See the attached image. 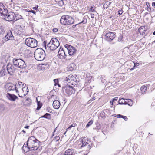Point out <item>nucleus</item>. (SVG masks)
I'll list each match as a JSON object with an SVG mask.
<instances>
[{"instance_id": "nucleus-21", "label": "nucleus", "mask_w": 155, "mask_h": 155, "mask_svg": "<svg viewBox=\"0 0 155 155\" xmlns=\"http://www.w3.org/2000/svg\"><path fill=\"white\" fill-rule=\"evenodd\" d=\"M74 79H76L75 78L74 76L73 77V75H68V77L66 78V79L65 80L68 83H70L71 81L72 80L74 81Z\"/></svg>"}, {"instance_id": "nucleus-7", "label": "nucleus", "mask_w": 155, "mask_h": 155, "mask_svg": "<svg viewBox=\"0 0 155 155\" xmlns=\"http://www.w3.org/2000/svg\"><path fill=\"white\" fill-rule=\"evenodd\" d=\"M14 39V37L12 35L11 31H8L6 34V35L2 39V42L4 43L9 40H13Z\"/></svg>"}, {"instance_id": "nucleus-46", "label": "nucleus", "mask_w": 155, "mask_h": 155, "mask_svg": "<svg viewBox=\"0 0 155 155\" xmlns=\"http://www.w3.org/2000/svg\"><path fill=\"white\" fill-rule=\"evenodd\" d=\"M105 112L103 111L101 112L100 113V116L101 117H102V118H103V117H105Z\"/></svg>"}, {"instance_id": "nucleus-55", "label": "nucleus", "mask_w": 155, "mask_h": 155, "mask_svg": "<svg viewBox=\"0 0 155 155\" xmlns=\"http://www.w3.org/2000/svg\"><path fill=\"white\" fill-rule=\"evenodd\" d=\"M38 6L37 5L36 6H35V7H34L32 8V9H34V10H35L36 11H37V10L38 11Z\"/></svg>"}, {"instance_id": "nucleus-24", "label": "nucleus", "mask_w": 155, "mask_h": 155, "mask_svg": "<svg viewBox=\"0 0 155 155\" xmlns=\"http://www.w3.org/2000/svg\"><path fill=\"white\" fill-rule=\"evenodd\" d=\"M115 115L114 116L117 117V118H122L125 121L127 120L128 118L127 117L124 116H123L122 115L119 114H114Z\"/></svg>"}, {"instance_id": "nucleus-27", "label": "nucleus", "mask_w": 155, "mask_h": 155, "mask_svg": "<svg viewBox=\"0 0 155 155\" xmlns=\"http://www.w3.org/2000/svg\"><path fill=\"white\" fill-rule=\"evenodd\" d=\"M22 17L21 15H19L18 14H15V20H14V21H15L16 20L22 19Z\"/></svg>"}, {"instance_id": "nucleus-31", "label": "nucleus", "mask_w": 155, "mask_h": 155, "mask_svg": "<svg viewBox=\"0 0 155 155\" xmlns=\"http://www.w3.org/2000/svg\"><path fill=\"white\" fill-rule=\"evenodd\" d=\"M38 153L35 151H30V152L28 153L27 155H37Z\"/></svg>"}, {"instance_id": "nucleus-15", "label": "nucleus", "mask_w": 155, "mask_h": 155, "mask_svg": "<svg viewBox=\"0 0 155 155\" xmlns=\"http://www.w3.org/2000/svg\"><path fill=\"white\" fill-rule=\"evenodd\" d=\"M6 86L8 87L7 89V92H9L11 91H14L16 88V86L15 85L10 83L7 84Z\"/></svg>"}, {"instance_id": "nucleus-29", "label": "nucleus", "mask_w": 155, "mask_h": 155, "mask_svg": "<svg viewBox=\"0 0 155 155\" xmlns=\"http://www.w3.org/2000/svg\"><path fill=\"white\" fill-rule=\"evenodd\" d=\"M60 6H62L64 5L63 0H55Z\"/></svg>"}, {"instance_id": "nucleus-45", "label": "nucleus", "mask_w": 155, "mask_h": 155, "mask_svg": "<svg viewBox=\"0 0 155 155\" xmlns=\"http://www.w3.org/2000/svg\"><path fill=\"white\" fill-rule=\"evenodd\" d=\"M76 125V123H74L72 124L71 125L69 126V127L68 128V129H70L72 127H75Z\"/></svg>"}, {"instance_id": "nucleus-17", "label": "nucleus", "mask_w": 155, "mask_h": 155, "mask_svg": "<svg viewBox=\"0 0 155 155\" xmlns=\"http://www.w3.org/2000/svg\"><path fill=\"white\" fill-rule=\"evenodd\" d=\"M53 106L54 109H58L60 106V102L58 100L54 101L53 103Z\"/></svg>"}, {"instance_id": "nucleus-35", "label": "nucleus", "mask_w": 155, "mask_h": 155, "mask_svg": "<svg viewBox=\"0 0 155 155\" xmlns=\"http://www.w3.org/2000/svg\"><path fill=\"white\" fill-rule=\"evenodd\" d=\"M82 145L81 146H80V147L81 148L82 147L85 146L86 144H87L88 143L87 142H85V141L84 140H82L81 141Z\"/></svg>"}, {"instance_id": "nucleus-57", "label": "nucleus", "mask_w": 155, "mask_h": 155, "mask_svg": "<svg viewBox=\"0 0 155 155\" xmlns=\"http://www.w3.org/2000/svg\"><path fill=\"white\" fill-rule=\"evenodd\" d=\"M27 94V93L26 94H23V96H20L19 94H18V95L19 96L21 97H24L25 96L26 94Z\"/></svg>"}, {"instance_id": "nucleus-19", "label": "nucleus", "mask_w": 155, "mask_h": 155, "mask_svg": "<svg viewBox=\"0 0 155 155\" xmlns=\"http://www.w3.org/2000/svg\"><path fill=\"white\" fill-rule=\"evenodd\" d=\"M64 155H74V150L72 149H68L65 151Z\"/></svg>"}, {"instance_id": "nucleus-25", "label": "nucleus", "mask_w": 155, "mask_h": 155, "mask_svg": "<svg viewBox=\"0 0 155 155\" xmlns=\"http://www.w3.org/2000/svg\"><path fill=\"white\" fill-rule=\"evenodd\" d=\"M6 74V72L5 71V68L3 66L0 71V77H2L4 76Z\"/></svg>"}, {"instance_id": "nucleus-13", "label": "nucleus", "mask_w": 155, "mask_h": 155, "mask_svg": "<svg viewBox=\"0 0 155 155\" xmlns=\"http://www.w3.org/2000/svg\"><path fill=\"white\" fill-rule=\"evenodd\" d=\"M58 54L61 59L66 58L67 54L65 52V51L62 47H60L58 53Z\"/></svg>"}, {"instance_id": "nucleus-40", "label": "nucleus", "mask_w": 155, "mask_h": 155, "mask_svg": "<svg viewBox=\"0 0 155 155\" xmlns=\"http://www.w3.org/2000/svg\"><path fill=\"white\" fill-rule=\"evenodd\" d=\"M123 36L121 35H120L118 37V39L117 41L118 42H121L122 41Z\"/></svg>"}, {"instance_id": "nucleus-52", "label": "nucleus", "mask_w": 155, "mask_h": 155, "mask_svg": "<svg viewBox=\"0 0 155 155\" xmlns=\"http://www.w3.org/2000/svg\"><path fill=\"white\" fill-rule=\"evenodd\" d=\"M129 99H125V104L124 105L128 104V102H129V101L127 100H129Z\"/></svg>"}, {"instance_id": "nucleus-36", "label": "nucleus", "mask_w": 155, "mask_h": 155, "mask_svg": "<svg viewBox=\"0 0 155 155\" xmlns=\"http://www.w3.org/2000/svg\"><path fill=\"white\" fill-rule=\"evenodd\" d=\"M87 79L88 81V82H90L91 81L92 77L90 76L89 74L87 75H86Z\"/></svg>"}, {"instance_id": "nucleus-51", "label": "nucleus", "mask_w": 155, "mask_h": 155, "mask_svg": "<svg viewBox=\"0 0 155 155\" xmlns=\"http://www.w3.org/2000/svg\"><path fill=\"white\" fill-rule=\"evenodd\" d=\"M28 12H31V13H32L33 14H35L36 13V12L35 11L33 10H29L28 11Z\"/></svg>"}, {"instance_id": "nucleus-6", "label": "nucleus", "mask_w": 155, "mask_h": 155, "mask_svg": "<svg viewBox=\"0 0 155 155\" xmlns=\"http://www.w3.org/2000/svg\"><path fill=\"white\" fill-rule=\"evenodd\" d=\"M64 47L68 51V54L70 56L74 55L77 51L74 47L68 44H66Z\"/></svg>"}, {"instance_id": "nucleus-47", "label": "nucleus", "mask_w": 155, "mask_h": 155, "mask_svg": "<svg viewBox=\"0 0 155 155\" xmlns=\"http://www.w3.org/2000/svg\"><path fill=\"white\" fill-rule=\"evenodd\" d=\"M103 111L105 112V113H107L108 115H110V114L111 113L108 109L104 110H103Z\"/></svg>"}, {"instance_id": "nucleus-2", "label": "nucleus", "mask_w": 155, "mask_h": 155, "mask_svg": "<svg viewBox=\"0 0 155 155\" xmlns=\"http://www.w3.org/2000/svg\"><path fill=\"white\" fill-rule=\"evenodd\" d=\"M45 56V51L42 48H38L35 50L34 53L35 59L38 61L43 60Z\"/></svg>"}, {"instance_id": "nucleus-39", "label": "nucleus", "mask_w": 155, "mask_h": 155, "mask_svg": "<svg viewBox=\"0 0 155 155\" xmlns=\"http://www.w3.org/2000/svg\"><path fill=\"white\" fill-rule=\"evenodd\" d=\"M128 100L129 101L128 102V105L130 106H132L133 104V101L131 99L128 100Z\"/></svg>"}, {"instance_id": "nucleus-44", "label": "nucleus", "mask_w": 155, "mask_h": 155, "mask_svg": "<svg viewBox=\"0 0 155 155\" xmlns=\"http://www.w3.org/2000/svg\"><path fill=\"white\" fill-rule=\"evenodd\" d=\"M4 109V106L3 104H0V111L3 110Z\"/></svg>"}, {"instance_id": "nucleus-56", "label": "nucleus", "mask_w": 155, "mask_h": 155, "mask_svg": "<svg viewBox=\"0 0 155 155\" xmlns=\"http://www.w3.org/2000/svg\"><path fill=\"white\" fill-rule=\"evenodd\" d=\"M84 20H83L81 22V23H84V24H85L87 22V19H84Z\"/></svg>"}, {"instance_id": "nucleus-38", "label": "nucleus", "mask_w": 155, "mask_h": 155, "mask_svg": "<svg viewBox=\"0 0 155 155\" xmlns=\"http://www.w3.org/2000/svg\"><path fill=\"white\" fill-rule=\"evenodd\" d=\"M93 121L92 120H90V121L87 123L86 126V127L87 128L89 126H91L93 123Z\"/></svg>"}, {"instance_id": "nucleus-33", "label": "nucleus", "mask_w": 155, "mask_h": 155, "mask_svg": "<svg viewBox=\"0 0 155 155\" xmlns=\"http://www.w3.org/2000/svg\"><path fill=\"white\" fill-rule=\"evenodd\" d=\"M24 85V84H23L22 82H18V83L17 84H16L15 85V86H16L17 87L19 86V87H20L21 86L23 87Z\"/></svg>"}, {"instance_id": "nucleus-20", "label": "nucleus", "mask_w": 155, "mask_h": 155, "mask_svg": "<svg viewBox=\"0 0 155 155\" xmlns=\"http://www.w3.org/2000/svg\"><path fill=\"white\" fill-rule=\"evenodd\" d=\"M138 31L140 33L143 35L145 33L146 30L145 27L144 26H142L139 28Z\"/></svg>"}, {"instance_id": "nucleus-14", "label": "nucleus", "mask_w": 155, "mask_h": 155, "mask_svg": "<svg viewBox=\"0 0 155 155\" xmlns=\"http://www.w3.org/2000/svg\"><path fill=\"white\" fill-rule=\"evenodd\" d=\"M6 97L9 100L13 101H15L16 100L18 99L16 95L9 93L7 94Z\"/></svg>"}, {"instance_id": "nucleus-18", "label": "nucleus", "mask_w": 155, "mask_h": 155, "mask_svg": "<svg viewBox=\"0 0 155 155\" xmlns=\"http://www.w3.org/2000/svg\"><path fill=\"white\" fill-rule=\"evenodd\" d=\"M49 43L51 44L55 45L57 46H59L60 43L58 40L56 38H53L51 39Z\"/></svg>"}, {"instance_id": "nucleus-10", "label": "nucleus", "mask_w": 155, "mask_h": 155, "mask_svg": "<svg viewBox=\"0 0 155 155\" xmlns=\"http://www.w3.org/2000/svg\"><path fill=\"white\" fill-rule=\"evenodd\" d=\"M62 88L64 89V91L65 90V92L69 95L74 94V88L72 86L67 85L63 87Z\"/></svg>"}, {"instance_id": "nucleus-62", "label": "nucleus", "mask_w": 155, "mask_h": 155, "mask_svg": "<svg viewBox=\"0 0 155 155\" xmlns=\"http://www.w3.org/2000/svg\"><path fill=\"white\" fill-rule=\"evenodd\" d=\"M15 91L17 93H19V91L18 90V88H17V87H16V88L15 89Z\"/></svg>"}, {"instance_id": "nucleus-30", "label": "nucleus", "mask_w": 155, "mask_h": 155, "mask_svg": "<svg viewBox=\"0 0 155 155\" xmlns=\"http://www.w3.org/2000/svg\"><path fill=\"white\" fill-rule=\"evenodd\" d=\"M96 7H95L94 5H92L91 6V8H90L89 10L93 12H96V11L95 10V8Z\"/></svg>"}, {"instance_id": "nucleus-16", "label": "nucleus", "mask_w": 155, "mask_h": 155, "mask_svg": "<svg viewBox=\"0 0 155 155\" xmlns=\"http://www.w3.org/2000/svg\"><path fill=\"white\" fill-rule=\"evenodd\" d=\"M58 47V46H57L55 45L51 44L50 43H49L47 44L48 50H50L51 51H53L55 50Z\"/></svg>"}, {"instance_id": "nucleus-42", "label": "nucleus", "mask_w": 155, "mask_h": 155, "mask_svg": "<svg viewBox=\"0 0 155 155\" xmlns=\"http://www.w3.org/2000/svg\"><path fill=\"white\" fill-rule=\"evenodd\" d=\"M4 28L2 26H0V34L3 33L4 32Z\"/></svg>"}, {"instance_id": "nucleus-5", "label": "nucleus", "mask_w": 155, "mask_h": 155, "mask_svg": "<svg viewBox=\"0 0 155 155\" xmlns=\"http://www.w3.org/2000/svg\"><path fill=\"white\" fill-rule=\"evenodd\" d=\"M25 43L27 46L31 48H34L37 46V41L33 38H26Z\"/></svg>"}, {"instance_id": "nucleus-49", "label": "nucleus", "mask_w": 155, "mask_h": 155, "mask_svg": "<svg viewBox=\"0 0 155 155\" xmlns=\"http://www.w3.org/2000/svg\"><path fill=\"white\" fill-rule=\"evenodd\" d=\"M58 29L57 28H54L52 29L54 33H56L58 31Z\"/></svg>"}, {"instance_id": "nucleus-32", "label": "nucleus", "mask_w": 155, "mask_h": 155, "mask_svg": "<svg viewBox=\"0 0 155 155\" xmlns=\"http://www.w3.org/2000/svg\"><path fill=\"white\" fill-rule=\"evenodd\" d=\"M125 99L121 98L118 101V103L120 104H125Z\"/></svg>"}, {"instance_id": "nucleus-28", "label": "nucleus", "mask_w": 155, "mask_h": 155, "mask_svg": "<svg viewBox=\"0 0 155 155\" xmlns=\"http://www.w3.org/2000/svg\"><path fill=\"white\" fill-rule=\"evenodd\" d=\"M140 89L142 94H144L147 90V87L143 85L141 87Z\"/></svg>"}, {"instance_id": "nucleus-48", "label": "nucleus", "mask_w": 155, "mask_h": 155, "mask_svg": "<svg viewBox=\"0 0 155 155\" xmlns=\"http://www.w3.org/2000/svg\"><path fill=\"white\" fill-rule=\"evenodd\" d=\"M46 44V41H44L43 42V45L44 46L45 48L46 49L48 50L47 45Z\"/></svg>"}, {"instance_id": "nucleus-9", "label": "nucleus", "mask_w": 155, "mask_h": 155, "mask_svg": "<svg viewBox=\"0 0 155 155\" xmlns=\"http://www.w3.org/2000/svg\"><path fill=\"white\" fill-rule=\"evenodd\" d=\"M14 67L13 64L12 65L10 63H8L7 65V70L8 74L10 75H13L14 72L16 69Z\"/></svg>"}, {"instance_id": "nucleus-53", "label": "nucleus", "mask_w": 155, "mask_h": 155, "mask_svg": "<svg viewBox=\"0 0 155 155\" xmlns=\"http://www.w3.org/2000/svg\"><path fill=\"white\" fill-rule=\"evenodd\" d=\"M74 64L72 63L71 64V67H70L69 68H70V71H72L73 69H74V68H72V65H73L74 66Z\"/></svg>"}, {"instance_id": "nucleus-1", "label": "nucleus", "mask_w": 155, "mask_h": 155, "mask_svg": "<svg viewBox=\"0 0 155 155\" xmlns=\"http://www.w3.org/2000/svg\"><path fill=\"white\" fill-rule=\"evenodd\" d=\"M27 142L30 151L37 150L40 145V141L33 136L30 137Z\"/></svg>"}, {"instance_id": "nucleus-43", "label": "nucleus", "mask_w": 155, "mask_h": 155, "mask_svg": "<svg viewBox=\"0 0 155 155\" xmlns=\"http://www.w3.org/2000/svg\"><path fill=\"white\" fill-rule=\"evenodd\" d=\"M54 86H56L58 83V79H54Z\"/></svg>"}, {"instance_id": "nucleus-3", "label": "nucleus", "mask_w": 155, "mask_h": 155, "mask_svg": "<svg viewBox=\"0 0 155 155\" xmlns=\"http://www.w3.org/2000/svg\"><path fill=\"white\" fill-rule=\"evenodd\" d=\"M12 63L15 67L20 69H25L27 67L25 62L21 59L14 58Z\"/></svg>"}, {"instance_id": "nucleus-23", "label": "nucleus", "mask_w": 155, "mask_h": 155, "mask_svg": "<svg viewBox=\"0 0 155 155\" xmlns=\"http://www.w3.org/2000/svg\"><path fill=\"white\" fill-rule=\"evenodd\" d=\"M22 101H25L27 103L28 105H30L31 104V100L29 97H25L23 100Z\"/></svg>"}, {"instance_id": "nucleus-61", "label": "nucleus", "mask_w": 155, "mask_h": 155, "mask_svg": "<svg viewBox=\"0 0 155 155\" xmlns=\"http://www.w3.org/2000/svg\"><path fill=\"white\" fill-rule=\"evenodd\" d=\"M147 10L149 12H150L151 11V8H150V7H147Z\"/></svg>"}, {"instance_id": "nucleus-41", "label": "nucleus", "mask_w": 155, "mask_h": 155, "mask_svg": "<svg viewBox=\"0 0 155 155\" xmlns=\"http://www.w3.org/2000/svg\"><path fill=\"white\" fill-rule=\"evenodd\" d=\"M60 139V137L59 136H56L53 139V140L57 142Z\"/></svg>"}, {"instance_id": "nucleus-64", "label": "nucleus", "mask_w": 155, "mask_h": 155, "mask_svg": "<svg viewBox=\"0 0 155 155\" xmlns=\"http://www.w3.org/2000/svg\"><path fill=\"white\" fill-rule=\"evenodd\" d=\"M29 126H26L24 127V128L26 129H28L29 128Z\"/></svg>"}, {"instance_id": "nucleus-37", "label": "nucleus", "mask_w": 155, "mask_h": 155, "mask_svg": "<svg viewBox=\"0 0 155 155\" xmlns=\"http://www.w3.org/2000/svg\"><path fill=\"white\" fill-rule=\"evenodd\" d=\"M22 90L23 92L26 91L27 93H28L29 91L28 87H24L22 88Z\"/></svg>"}, {"instance_id": "nucleus-63", "label": "nucleus", "mask_w": 155, "mask_h": 155, "mask_svg": "<svg viewBox=\"0 0 155 155\" xmlns=\"http://www.w3.org/2000/svg\"><path fill=\"white\" fill-rule=\"evenodd\" d=\"M114 102V101H112H112H110V104L111 105H113V102Z\"/></svg>"}, {"instance_id": "nucleus-8", "label": "nucleus", "mask_w": 155, "mask_h": 155, "mask_svg": "<svg viewBox=\"0 0 155 155\" xmlns=\"http://www.w3.org/2000/svg\"><path fill=\"white\" fill-rule=\"evenodd\" d=\"M115 32H109L107 33L105 36V38L106 40L108 41L111 42L115 38Z\"/></svg>"}, {"instance_id": "nucleus-22", "label": "nucleus", "mask_w": 155, "mask_h": 155, "mask_svg": "<svg viewBox=\"0 0 155 155\" xmlns=\"http://www.w3.org/2000/svg\"><path fill=\"white\" fill-rule=\"evenodd\" d=\"M27 144V143L25 144V143L22 147L23 150L25 152H27L28 151H30V148H29Z\"/></svg>"}, {"instance_id": "nucleus-34", "label": "nucleus", "mask_w": 155, "mask_h": 155, "mask_svg": "<svg viewBox=\"0 0 155 155\" xmlns=\"http://www.w3.org/2000/svg\"><path fill=\"white\" fill-rule=\"evenodd\" d=\"M45 118L50 119L51 118V114L49 113H46L45 115Z\"/></svg>"}, {"instance_id": "nucleus-26", "label": "nucleus", "mask_w": 155, "mask_h": 155, "mask_svg": "<svg viewBox=\"0 0 155 155\" xmlns=\"http://www.w3.org/2000/svg\"><path fill=\"white\" fill-rule=\"evenodd\" d=\"M36 100L37 104V107L36 108V110H39L41 108L42 104L41 102L38 100L37 98H36Z\"/></svg>"}, {"instance_id": "nucleus-4", "label": "nucleus", "mask_w": 155, "mask_h": 155, "mask_svg": "<svg viewBox=\"0 0 155 155\" xmlns=\"http://www.w3.org/2000/svg\"><path fill=\"white\" fill-rule=\"evenodd\" d=\"M60 21L61 24L67 25L72 24L74 23V20L69 15H63L61 17Z\"/></svg>"}, {"instance_id": "nucleus-59", "label": "nucleus", "mask_w": 155, "mask_h": 155, "mask_svg": "<svg viewBox=\"0 0 155 155\" xmlns=\"http://www.w3.org/2000/svg\"><path fill=\"white\" fill-rule=\"evenodd\" d=\"M138 64V63H137V64L134 63V68L135 67L137 66H138L139 65V64Z\"/></svg>"}, {"instance_id": "nucleus-54", "label": "nucleus", "mask_w": 155, "mask_h": 155, "mask_svg": "<svg viewBox=\"0 0 155 155\" xmlns=\"http://www.w3.org/2000/svg\"><path fill=\"white\" fill-rule=\"evenodd\" d=\"M107 4H104L103 7V9H105V8H107Z\"/></svg>"}, {"instance_id": "nucleus-58", "label": "nucleus", "mask_w": 155, "mask_h": 155, "mask_svg": "<svg viewBox=\"0 0 155 155\" xmlns=\"http://www.w3.org/2000/svg\"><path fill=\"white\" fill-rule=\"evenodd\" d=\"M118 97H115L112 100V101H117V100H118Z\"/></svg>"}, {"instance_id": "nucleus-12", "label": "nucleus", "mask_w": 155, "mask_h": 155, "mask_svg": "<svg viewBox=\"0 0 155 155\" xmlns=\"http://www.w3.org/2000/svg\"><path fill=\"white\" fill-rule=\"evenodd\" d=\"M15 13L12 12H8V13L4 17L7 19L8 21H14Z\"/></svg>"}, {"instance_id": "nucleus-11", "label": "nucleus", "mask_w": 155, "mask_h": 155, "mask_svg": "<svg viewBox=\"0 0 155 155\" xmlns=\"http://www.w3.org/2000/svg\"><path fill=\"white\" fill-rule=\"evenodd\" d=\"M8 10L2 3H0V15L4 17L8 13Z\"/></svg>"}, {"instance_id": "nucleus-50", "label": "nucleus", "mask_w": 155, "mask_h": 155, "mask_svg": "<svg viewBox=\"0 0 155 155\" xmlns=\"http://www.w3.org/2000/svg\"><path fill=\"white\" fill-rule=\"evenodd\" d=\"M123 12V11L122 10H119L118 11V14L119 15H120L121 14H122V13Z\"/></svg>"}, {"instance_id": "nucleus-60", "label": "nucleus", "mask_w": 155, "mask_h": 155, "mask_svg": "<svg viewBox=\"0 0 155 155\" xmlns=\"http://www.w3.org/2000/svg\"><path fill=\"white\" fill-rule=\"evenodd\" d=\"M91 18H93L94 17V14H91Z\"/></svg>"}]
</instances>
